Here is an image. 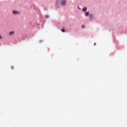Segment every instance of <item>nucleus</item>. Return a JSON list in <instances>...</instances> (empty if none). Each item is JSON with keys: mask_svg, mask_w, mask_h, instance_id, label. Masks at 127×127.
Wrapping results in <instances>:
<instances>
[{"mask_svg": "<svg viewBox=\"0 0 127 127\" xmlns=\"http://www.w3.org/2000/svg\"><path fill=\"white\" fill-rule=\"evenodd\" d=\"M81 27H82V28H85V25H82Z\"/></svg>", "mask_w": 127, "mask_h": 127, "instance_id": "nucleus-9", "label": "nucleus"}, {"mask_svg": "<svg viewBox=\"0 0 127 127\" xmlns=\"http://www.w3.org/2000/svg\"><path fill=\"white\" fill-rule=\"evenodd\" d=\"M93 17H94V16H93V15H92L91 14L89 15V18H90V20H92V19H93Z\"/></svg>", "mask_w": 127, "mask_h": 127, "instance_id": "nucleus-4", "label": "nucleus"}, {"mask_svg": "<svg viewBox=\"0 0 127 127\" xmlns=\"http://www.w3.org/2000/svg\"><path fill=\"white\" fill-rule=\"evenodd\" d=\"M60 2L62 5H65L66 4V0H62Z\"/></svg>", "mask_w": 127, "mask_h": 127, "instance_id": "nucleus-1", "label": "nucleus"}, {"mask_svg": "<svg viewBox=\"0 0 127 127\" xmlns=\"http://www.w3.org/2000/svg\"><path fill=\"white\" fill-rule=\"evenodd\" d=\"M85 15L86 16H88L89 15V12H86L85 13Z\"/></svg>", "mask_w": 127, "mask_h": 127, "instance_id": "nucleus-6", "label": "nucleus"}, {"mask_svg": "<svg viewBox=\"0 0 127 127\" xmlns=\"http://www.w3.org/2000/svg\"><path fill=\"white\" fill-rule=\"evenodd\" d=\"M13 34H14V31H10L9 32V35H10V36H12V35H13Z\"/></svg>", "mask_w": 127, "mask_h": 127, "instance_id": "nucleus-3", "label": "nucleus"}, {"mask_svg": "<svg viewBox=\"0 0 127 127\" xmlns=\"http://www.w3.org/2000/svg\"><path fill=\"white\" fill-rule=\"evenodd\" d=\"M61 31H62V32H65V29H62L61 30Z\"/></svg>", "mask_w": 127, "mask_h": 127, "instance_id": "nucleus-7", "label": "nucleus"}, {"mask_svg": "<svg viewBox=\"0 0 127 127\" xmlns=\"http://www.w3.org/2000/svg\"><path fill=\"white\" fill-rule=\"evenodd\" d=\"M94 45H96V43H94Z\"/></svg>", "mask_w": 127, "mask_h": 127, "instance_id": "nucleus-11", "label": "nucleus"}, {"mask_svg": "<svg viewBox=\"0 0 127 127\" xmlns=\"http://www.w3.org/2000/svg\"><path fill=\"white\" fill-rule=\"evenodd\" d=\"M83 11L85 12V11H87V8L86 7H84L82 9Z\"/></svg>", "mask_w": 127, "mask_h": 127, "instance_id": "nucleus-5", "label": "nucleus"}, {"mask_svg": "<svg viewBox=\"0 0 127 127\" xmlns=\"http://www.w3.org/2000/svg\"><path fill=\"white\" fill-rule=\"evenodd\" d=\"M45 17H46V18H48L49 17V15H46L45 16Z\"/></svg>", "mask_w": 127, "mask_h": 127, "instance_id": "nucleus-8", "label": "nucleus"}, {"mask_svg": "<svg viewBox=\"0 0 127 127\" xmlns=\"http://www.w3.org/2000/svg\"><path fill=\"white\" fill-rule=\"evenodd\" d=\"M1 39V36L0 35V39Z\"/></svg>", "mask_w": 127, "mask_h": 127, "instance_id": "nucleus-10", "label": "nucleus"}, {"mask_svg": "<svg viewBox=\"0 0 127 127\" xmlns=\"http://www.w3.org/2000/svg\"><path fill=\"white\" fill-rule=\"evenodd\" d=\"M12 12L13 14H18V13H19V12L15 10H13Z\"/></svg>", "mask_w": 127, "mask_h": 127, "instance_id": "nucleus-2", "label": "nucleus"}]
</instances>
